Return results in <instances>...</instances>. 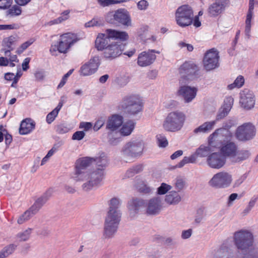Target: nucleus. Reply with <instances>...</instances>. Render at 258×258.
I'll use <instances>...</instances> for the list:
<instances>
[{"label":"nucleus","instance_id":"30","mask_svg":"<svg viewBox=\"0 0 258 258\" xmlns=\"http://www.w3.org/2000/svg\"><path fill=\"white\" fill-rule=\"evenodd\" d=\"M181 197L178 191L172 190L165 196L164 202L168 205H176L181 201Z\"/></svg>","mask_w":258,"mask_h":258},{"label":"nucleus","instance_id":"11","mask_svg":"<svg viewBox=\"0 0 258 258\" xmlns=\"http://www.w3.org/2000/svg\"><path fill=\"white\" fill-rule=\"evenodd\" d=\"M221 145L219 147L220 153L223 156L229 158L232 162L235 156L237 150H238V146L236 143L230 140H222L221 139Z\"/></svg>","mask_w":258,"mask_h":258},{"label":"nucleus","instance_id":"42","mask_svg":"<svg viewBox=\"0 0 258 258\" xmlns=\"http://www.w3.org/2000/svg\"><path fill=\"white\" fill-rule=\"evenodd\" d=\"M36 213H33V211H32L31 208H30L18 218L17 222L19 224H21L25 221H28Z\"/></svg>","mask_w":258,"mask_h":258},{"label":"nucleus","instance_id":"40","mask_svg":"<svg viewBox=\"0 0 258 258\" xmlns=\"http://www.w3.org/2000/svg\"><path fill=\"white\" fill-rule=\"evenodd\" d=\"M160 53L159 51H156L154 49H149L146 52V66L153 63L156 58L155 53L159 54Z\"/></svg>","mask_w":258,"mask_h":258},{"label":"nucleus","instance_id":"10","mask_svg":"<svg viewBox=\"0 0 258 258\" xmlns=\"http://www.w3.org/2000/svg\"><path fill=\"white\" fill-rule=\"evenodd\" d=\"M219 52L215 48H212L205 53L203 59L204 68L211 71L219 66Z\"/></svg>","mask_w":258,"mask_h":258},{"label":"nucleus","instance_id":"62","mask_svg":"<svg viewBox=\"0 0 258 258\" xmlns=\"http://www.w3.org/2000/svg\"><path fill=\"white\" fill-rule=\"evenodd\" d=\"M234 82L235 83V85L237 86V88H239L244 85V77L240 75L237 77Z\"/></svg>","mask_w":258,"mask_h":258},{"label":"nucleus","instance_id":"26","mask_svg":"<svg viewBox=\"0 0 258 258\" xmlns=\"http://www.w3.org/2000/svg\"><path fill=\"white\" fill-rule=\"evenodd\" d=\"M18 41L17 37L10 36L3 39L2 41V46L5 48V54L6 55H10L11 51L13 50Z\"/></svg>","mask_w":258,"mask_h":258},{"label":"nucleus","instance_id":"48","mask_svg":"<svg viewBox=\"0 0 258 258\" xmlns=\"http://www.w3.org/2000/svg\"><path fill=\"white\" fill-rule=\"evenodd\" d=\"M156 138L157 140L158 145L159 147L165 148L168 145V142L165 136L159 134L157 135Z\"/></svg>","mask_w":258,"mask_h":258},{"label":"nucleus","instance_id":"12","mask_svg":"<svg viewBox=\"0 0 258 258\" xmlns=\"http://www.w3.org/2000/svg\"><path fill=\"white\" fill-rule=\"evenodd\" d=\"M234 125L232 121L225 122L223 123V127L221 128L216 130L209 137V141L210 144H212L213 142H218L221 141L224 135L227 138L232 137V134L228 131Z\"/></svg>","mask_w":258,"mask_h":258},{"label":"nucleus","instance_id":"51","mask_svg":"<svg viewBox=\"0 0 258 258\" xmlns=\"http://www.w3.org/2000/svg\"><path fill=\"white\" fill-rule=\"evenodd\" d=\"M243 253V255L238 256L237 258H258V253L255 250H250Z\"/></svg>","mask_w":258,"mask_h":258},{"label":"nucleus","instance_id":"35","mask_svg":"<svg viewBox=\"0 0 258 258\" xmlns=\"http://www.w3.org/2000/svg\"><path fill=\"white\" fill-rule=\"evenodd\" d=\"M144 167L142 164L134 165L127 169L124 175V178L133 177L135 175L140 173L144 170Z\"/></svg>","mask_w":258,"mask_h":258},{"label":"nucleus","instance_id":"23","mask_svg":"<svg viewBox=\"0 0 258 258\" xmlns=\"http://www.w3.org/2000/svg\"><path fill=\"white\" fill-rule=\"evenodd\" d=\"M146 213L150 215L158 214L162 209V203L160 198L155 197L150 199L146 206Z\"/></svg>","mask_w":258,"mask_h":258},{"label":"nucleus","instance_id":"31","mask_svg":"<svg viewBox=\"0 0 258 258\" xmlns=\"http://www.w3.org/2000/svg\"><path fill=\"white\" fill-rule=\"evenodd\" d=\"M49 196L47 192L44 193L40 197L38 198L34 203V204L30 207L33 213H37L44 204L47 201Z\"/></svg>","mask_w":258,"mask_h":258},{"label":"nucleus","instance_id":"52","mask_svg":"<svg viewBox=\"0 0 258 258\" xmlns=\"http://www.w3.org/2000/svg\"><path fill=\"white\" fill-rule=\"evenodd\" d=\"M34 41V40L30 39L22 44L20 48L17 50V53L19 54L22 53L24 50L26 49L30 45H31Z\"/></svg>","mask_w":258,"mask_h":258},{"label":"nucleus","instance_id":"55","mask_svg":"<svg viewBox=\"0 0 258 258\" xmlns=\"http://www.w3.org/2000/svg\"><path fill=\"white\" fill-rule=\"evenodd\" d=\"M69 128L63 124L57 125L56 126V132L59 134H63L69 132Z\"/></svg>","mask_w":258,"mask_h":258},{"label":"nucleus","instance_id":"34","mask_svg":"<svg viewBox=\"0 0 258 258\" xmlns=\"http://www.w3.org/2000/svg\"><path fill=\"white\" fill-rule=\"evenodd\" d=\"M216 124V121L205 122L198 127L196 128L194 132L195 134L200 133H206L210 132L213 130Z\"/></svg>","mask_w":258,"mask_h":258},{"label":"nucleus","instance_id":"41","mask_svg":"<svg viewBox=\"0 0 258 258\" xmlns=\"http://www.w3.org/2000/svg\"><path fill=\"white\" fill-rule=\"evenodd\" d=\"M197 157L196 155H191L189 157H184L182 160H181L178 164L174 167L175 168H181L187 163H194L196 161Z\"/></svg>","mask_w":258,"mask_h":258},{"label":"nucleus","instance_id":"7","mask_svg":"<svg viewBox=\"0 0 258 258\" xmlns=\"http://www.w3.org/2000/svg\"><path fill=\"white\" fill-rule=\"evenodd\" d=\"M232 181V176L227 172H219L214 174L209 181L210 186L215 189H221L228 187Z\"/></svg>","mask_w":258,"mask_h":258},{"label":"nucleus","instance_id":"58","mask_svg":"<svg viewBox=\"0 0 258 258\" xmlns=\"http://www.w3.org/2000/svg\"><path fill=\"white\" fill-rule=\"evenodd\" d=\"M251 18H246L245 21V34L249 38L251 29Z\"/></svg>","mask_w":258,"mask_h":258},{"label":"nucleus","instance_id":"45","mask_svg":"<svg viewBox=\"0 0 258 258\" xmlns=\"http://www.w3.org/2000/svg\"><path fill=\"white\" fill-rule=\"evenodd\" d=\"M172 186L165 183H162L160 186L157 188V194L159 195H162L166 194L168 191L171 189Z\"/></svg>","mask_w":258,"mask_h":258},{"label":"nucleus","instance_id":"29","mask_svg":"<svg viewBox=\"0 0 258 258\" xmlns=\"http://www.w3.org/2000/svg\"><path fill=\"white\" fill-rule=\"evenodd\" d=\"M105 32L112 39L119 40L122 41H126L128 39V34L124 31H120L112 29H107Z\"/></svg>","mask_w":258,"mask_h":258},{"label":"nucleus","instance_id":"36","mask_svg":"<svg viewBox=\"0 0 258 258\" xmlns=\"http://www.w3.org/2000/svg\"><path fill=\"white\" fill-rule=\"evenodd\" d=\"M134 186L140 192L145 191V179L144 176L138 175L135 177Z\"/></svg>","mask_w":258,"mask_h":258},{"label":"nucleus","instance_id":"19","mask_svg":"<svg viewBox=\"0 0 258 258\" xmlns=\"http://www.w3.org/2000/svg\"><path fill=\"white\" fill-rule=\"evenodd\" d=\"M99 58L95 56L88 62L83 65L80 69V74L84 76H90L95 73L99 66Z\"/></svg>","mask_w":258,"mask_h":258},{"label":"nucleus","instance_id":"49","mask_svg":"<svg viewBox=\"0 0 258 258\" xmlns=\"http://www.w3.org/2000/svg\"><path fill=\"white\" fill-rule=\"evenodd\" d=\"M34 75L36 81L39 82L43 81L46 77V73L43 70H37Z\"/></svg>","mask_w":258,"mask_h":258},{"label":"nucleus","instance_id":"9","mask_svg":"<svg viewBox=\"0 0 258 258\" xmlns=\"http://www.w3.org/2000/svg\"><path fill=\"white\" fill-rule=\"evenodd\" d=\"M144 150V144L134 141L127 143L122 149V155L128 158H138L141 156Z\"/></svg>","mask_w":258,"mask_h":258},{"label":"nucleus","instance_id":"61","mask_svg":"<svg viewBox=\"0 0 258 258\" xmlns=\"http://www.w3.org/2000/svg\"><path fill=\"white\" fill-rule=\"evenodd\" d=\"M254 0H249V9L248 13L246 16V18L252 19L253 15V10L254 9Z\"/></svg>","mask_w":258,"mask_h":258},{"label":"nucleus","instance_id":"8","mask_svg":"<svg viewBox=\"0 0 258 258\" xmlns=\"http://www.w3.org/2000/svg\"><path fill=\"white\" fill-rule=\"evenodd\" d=\"M235 134L238 140L247 141L251 140L255 136L256 128L251 122L244 123L237 128Z\"/></svg>","mask_w":258,"mask_h":258},{"label":"nucleus","instance_id":"54","mask_svg":"<svg viewBox=\"0 0 258 258\" xmlns=\"http://www.w3.org/2000/svg\"><path fill=\"white\" fill-rule=\"evenodd\" d=\"M58 113L57 112L53 110L49 112L46 116V121L48 124H50L57 116Z\"/></svg>","mask_w":258,"mask_h":258},{"label":"nucleus","instance_id":"25","mask_svg":"<svg viewBox=\"0 0 258 258\" xmlns=\"http://www.w3.org/2000/svg\"><path fill=\"white\" fill-rule=\"evenodd\" d=\"M123 123V117L118 114H113L107 121L106 128L110 131L114 132Z\"/></svg>","mask_w":258,"mask_h":258},{"label":"nucleus","instance_id":"50","mask_svg":"<svg viewBox=\"0 0 258 258\" xmlns=\"http://www.w3.org/2000/svg\"><path fill=\"white\" fill-rule=\"evenodd\" d=\"M21 12V9L19 6H14L8 11V13L11 16H15L20 15Z\"/></svg>","mask_w":258,"mask_h":258},{"label":"nucleus","instance_id":"17","mask_svg":"<svg viewBox=\"0 0 258 258\" xmlns=\"http://www.w3.org/2000/svg\"><path fill=\"white\" fill-rule=\"evenodd\" d=\"M228 0H216L208 9V15L215 17L222 14L228 5Z\"/></svg>","mask_w":258,"mask_h":258},{"label":"nucleus","instance_id":"28","mask_svg":"<svg viewBox=\"0 0 258 258\" xmlns=\"http://www.w3.org/2000/svg\"><path fill=\"white\" fill-rule=\"evenodd\" d=\"M111 39L105 32V33L99 34L96 40L95 46L98 50H104L108 45V43Z\"/></svg>","mask_w":258,"mask_h":258},{"label":"nucleus","instance_id":"43","mask_svg":"<svg viewBox=\"0 0 258 258\" xmlns=\"http://www.w3.org/2000/svg\"><path fill=\"white\" fill-rule=\"evenodd\" d=\"M32 230L31 228H28L24 231L19 233L17 237L20 241H26L29 238Z\"/></svg>","mask_w":258,"mask_h":258},{"label":"nucleus","instance_id":"6","mask_svg":"<svg viewBox=\"0 0 258 258\" xmlns=\"http://www.w3.org/2000/svg\"><path fill=\"white\" fill-rule=\"evenodd\" d=\"M175 21L177 24L182 28L190 25L193 22L194 11L188 5L178 7L175 13Z\"/></svg>","mask_w":258,"mask_h":258},{"label":"nucleus","instance_id":"46","mask_svg":"<svg viewBox=\"0 0 258 258\" xmlns=\"http://www.w3.org/2000/svg\"><path fill=\"white\" fill-rule=\"evenodd\" d=\"M228 251L226 247L219 248L215 253L214 258H228Z\"/></svg>","mask_w":258,"mask_h":258},{"label":"nucleus","instance_id":"20","mask_svg":"<svg viewBox=\"0 0 258 258\" xmlns=\"http://www.w3.org/2000/svg\"><path fill=\"white\" fill-rule=\"evenodd\" d=\"M197 89L188 86H182L178 90V94L181 96L185 103H189L196 97Z\"/></svg>","mask_w":258,"mask_h":258},{"label":"nucleus","instance_id":"27","mask_svg":"<svg viewBox=\"0 0 258 258\" xmlns=\"http://www.w3.org/2000/svg\"><path fill=\"white\" fill-rule=\"evenodd\" d=\"M35 126V122L30 118H26L21 123L19 128V133L21 135H26L30 133Z\"/></svg>","mask_w":258,"mask_h":258},{"label":"nucleus","instance_id":"37","mask_svg":"<svg viewBox=\"0 0 258 258\" xmlns=\"http://www.w3.org/2000/svg\"><path fill=\"white\" fill-rule=\"evenodd\" d=\"M213 142L212 144H209V145L208 146H205L204 145H201L196 151V154L201 157H205L208 156L211 154L210 153L213 151L211 150V148L210 145L212 146L214 144ZM209 143H210L209 142Z\"/></svg>","mask_w":258,"mask_h":258},{"label":"nucleus","instance_id":"38","mask_svg":"<svg viewBox=\"0 0 258 258\" xmlns=\"http://www.w3.org/2000/svg\"><path fill=\"white\" fill-rule=\"evenodd\" d=\"M16 247L17 245L14 244H10L4 247L0 251L1 258H6L12 254Z\"/></svg>","mask_w":258,"mask_h":258},{"label":"nucleus","instance_id":"2","mask_svg":"<svg viewBox=\"0 0 258 258\" xmlns=\"http://www.w3.org/2000/svg\"><path fill=\"white\" fill-rule=\"evenodd\" d=\"M120 204L119 199L114 198L110 201L109 209L104 227V236L105 238L112 237L117 231L121 216L119 209Z\"/></svg>","mask_w":258,"mask_h":258},{"label":"nucleus","instance_id":"60","mask_svg":"<svg viewBox=\"0 0 258 258\" xmlns=\"http://www.w3.org/2000/svg\"><path fill=\"white\" fill-rule=\"evenodd\" d=\"M19 28L18 24L0 25V30L17 29Z\"/></svg>","mask_w":258,"mask_h":258},{"label":"nucleus","instance_id":"24","mask_svg":"<svg viewBox=\"0 0 258 258\" xmlns=\"http://www.w3.org/2000/svg\"><path fill=\"white\" fill-rule=\"evenodd\" d=\"M233 101L232 97H228L225 99L224 105L218 110L215 120L216 122L224 118L228 115L232 108Z\"/></svg>","mask_w":258,"mask_h":258},{"label":"nucleus","instance_id":"13","mask_svg":"<svg viewBox=\"0 0 258 258\" xmlns=\"http://www.w3.org/2000/svg\"><path fill=\"white\" fill-rule=\"evenodd\" d=\"M255 99L253 93L244 89L240 93V103L242 107L246 110L252 108L255 104Z\"/></svg>","mask_w":258,"mask_h":258},{"label":"nucleus","instance_id":"3","mask_svg":"<svg viewBox=\"0 0 258 258\" xmlns=\"http://www.w3.org/2000/svg\"><path fill=\"white\" fill-rule=\"evenodd\" d=\"M234 242L239 251L242 253L254 250L253 248V237L252 233L246 230H240L234 233Z\"/></svg>","mask_w":258,"mask_h":258},{"label":"nucleus","instance_id":"56","mask_svg":"<svg viewBox=\"0 0 258 258\" xmlns=\"http://www.w3.org/2000/svg\"><path fill=\"white\" fill-rule=\"evenodd\" d=\"M13 2V0H0V9H7L9 8Z\"/></svg>","mask_w":258,"mask_h":258},{"label":"nucleus","instance_id":"4","mask_svg":"<svg viewBox=\"0 0 258 258\" xmlns=\"http://www.w3.org/2000/svg\"><path fill=\"white\" fill-rule=\"evenodd\" d=\"M185 120L184 114L176 111L169 113L164 121V128L168 132H175L180 131L183 127Z\"/></svg>","mask_w":258,"mask_h":258},{"label":"nucleus","instance_id":"47","mask_svg":"<svg viewBox=\"0 0 258 258\" xmlns=\"http://www.w3.org/2000/svg\"><path fill=\"white\" fill-rule=\"evenodd\" d=\"M93 158V162H96V165L98 167H101L102 168L105 167L107 164V160L105 156H100L96 158Z\"/></svg>","mask_w":258,"mask_h":258},{"label":"nucleus","instance_id":"16","mask_svg":"<svg viewBox=\"0 0 258 258\" xmlns=\"http://www.w3.org/2000/svg\"><path fill=\"white\" fill-rule=\"evenodd\" d=\"M114 21L123 26H132V20L129 12L124 9H120L115 11L111 15Z\"/></svg>","mask_w":258,"mask_h":258},{"label":"nucleus","instance_id":"32","mask_svg":"<svg viewBox=\"0 0 258 258\" xmlns=\"http://www.w3.org/2000/svg\"><path fill=\"white\" fill-rule=\"evenodd\" d=\"M135 123L132 120H129L122 123L121 128L119 130L120 135L122 136L130 135L135 128Z\"/></svg>","mask_w":258,"mask_h":258},{"label":"nucleus","instance_id":"33","mask_svg":"<svg viewBox=\"0 0 258 258\" xmlns=\"http://www.w3.org/2000/svg\"><path fill=\"white\" fill-rule=\"evenodd\" d=\"M235 156L233 158L232 163H240L244 160L247 159L250 156L251 154L249 150L238 149L237 150Z\"/></svg>","mask_w":258,"mask_h":258},{"label":"nucleus","instance_id":"5","mask_svg":"<svg viewBox=\"0 0 258 258\" xmlns=\"http://www.w3.org/2000/svg\"><path fill=\"white\" fill-rule=\"evenodd\" d=\"M121 107L126 113L135 115L142 111L143 105L139 95H131L123 98Z\"/></svg>","mask_w":258,"mask_h":258},{"label":"nucleus","instance_id":"57","mask_svg":"<svg viewBox=\"0 0 258 258\" xmlns=\"http://www.w3.org/2000/svg\"><path fill=\"white\" fill-rule=\"evenodd\" d=\"M85 136V134L83 131H77L72 136V140L80 141L82 140Z\"/></svg>","mask_w":258,"mask_h":258},{"label":"nucleus","instance_id":"53","mask_svg":"<svg viewBox=\"0 0 258 258\" xmlns=\"http://www.w3.org/2000/svg\"><path fill=\"white\" fill-rule=\"evenodd\" d=\"M74 70H70L67 74H66L61 79L59 84L57 86V89L62 88L66 83L69 77L73 73Z\"/></svg>","mask_w":258,"mask_h":258},{"label":"nucleus","instance_id":"14","mask_svg":"<svg viewBox=\"0 0 258 258\" xmlns=\"http://www.w3.org/2000/svg\"><path fill=\"white\" fill-rule=\"evenodd\" d=\"M78 39L77 35L74 33H67L61 36V40L58 43V51L66 53L67 50Z\"/></svg>","mask_w":258,"mask_h":258},{"label":"nucleus","instance_id":"39","mask_svg":"<svg viewBox=\"0 0 258 258\" xmlns=\"http://www.w3.org/2000/svg\"><path fill=\"white\" fill-rule=\"evenodd\" d=\"M107 139L108 143L112 146L117 145L121 141L120 138L118 137L117 132L110 131L107 134Z\"/></svg>","mask_w":258,"mask_h":258},{"label":"nucleus","instance_id":"15","mask_svg":"<svg viewBox=\"0 0 258 258\" xmlns=\"http://www.w3.org/2000/svg\"><path fill=\"white\" fill-rule=\"evenodd\" d=\"M226 162L225 157L220 152L210 154L207 159V164L212 168L219 169L224 166Z\"/></svg>","mask_w":258,"mask_h":258},{"label":"nucleus","instance_id":"21","mask_svg":"<svg viewBox=\"0 0 258 258\" xmlns=\"http://www.w3.org/2000/svg\"><path fill=\"white\" fill-rule=\"evenodd\" d=\"M198 67L194 63L185 62L179 68V73L182 77L187 79H192L198 71Z\"/></svg>","mask_w":258,"mask_h":258},{"label":"nucleus","instance_id":"63","mask_svg":"<svg viewBox=\"0 0 258 258\" xmlns=\"http://www.w3.org/2000/svg\"><path fill=\"white\" fill-rule=\"evenodd\" d=\"M192 233V230L191 229L183 230L182 231L181 237L183 239H188L191 236Z\"/></svg>","mask_w":258,"mask_h":258},{"label":"nucleus","instance_id":"44","mask_svg":"<svg viewBox=\"0 0 258 258\" xmlns=\"http://www.w3.org/2000/svg\"><path fill=\"white\" fill-rule=\"evenodd\" d=\"M206 216L205 209L204 208H199L195 216V222L197 223H200Z\"/></svg>","mask_w":258,"mask_h":258},{"label":"nucleus","instance_id":"18","mask_svg":"<svg viewBox=\"0 0 258 258\" xmlns=\"http://www.w3.org/2000/svg\"><path fill=\"white\" fill-rule=\"evenodd\" d=\"M124 45L116 43L108 45L104 49L103 55L107 59H113L119 56L124 49Z\"/></svg>","mask_w":258,"mask_h":258},{"label":"nucleus","instance_id":"22","mask_svg":"<svg viewBox=\"0 0 258 258\" xmlns=\"http://www.w3.org/2000/svg\"><path fill=\"white\" fill-rule=\"evenodd\" d=\"M145 202L143 200L136 198L128 203L129 216L131 219L136 217L137 214L144 207Z\"/></svg>","mask_w":258,"mask_h":258},{"label":"nucleus","instance_id":"64","mask_svg":"<svg viewBox=\"0 0 258 258\" xmlns=\"http://www.w3.org/2000/svg\"><path fill=\"white\" fill-rule=\"evenodd\" d=\"M92 127V124L89 122H81L79 125L80 128H84L85 131H89Z\"/></svg>","mask_w":258,"mask_h":258},{"label":"nucleus","instance_id":"1","mask_svg":"<svg viewBox=\"0 0 258 258\" xmlns=\"http://www.w3.org/2000/svg\"><path fill=\"white\" fill-rule=\"evenodd\" d=\"M93 158L85 157L78 159L75 163V172L73 176L77 181H85L82 185L85 191L97 186L103 178V169L98 168L92 172H88L87 167L92 163Z\"/></svg>","mask_w":258,"mask_h":258},{"label":"nucleus","instance_id":"59","mask_svg":"<svg viewBox=\"0 0 258 258\" xmlns=\"http://www.w3.org/2000/svg\"><path fill=\"white\" fill-rule=\"evenodd\" d=\"M137 63L141 67L145 66V51L142 52L139 55Z\"/></svg>","mask_w":258,"mask_h":258}]
</instances>
